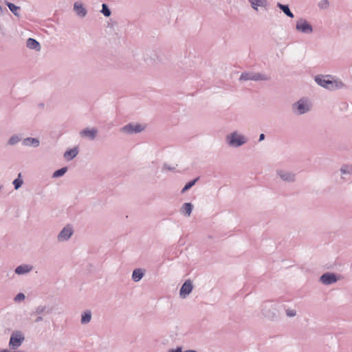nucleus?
I'll return each mask as SVG.
<instances>
[{"label":"nucleus","instance_id":"f03ea898","mask_svg":"<svg viewBox=\"0 0 352 352\" xmlns=\"http://www.w3.org/2000/svg\"><path fill=\"white\" fill-rule=\"evenodd\" d=\"M248 139L246 136L234 131L226 136V142L230 147L237 148L246 144Z\"/></svg>","mask_w":352,"mask_h":352},{"label":"nucleus","instance_id":"a211bd4d","mask_svg":"<svg viewBox=\"0 0 352 352\" xmlns=\"http://www.w3.org/2000/svg\"><path fill=\"white\" fill-rule=\"evenodd\" d=\"M251 6L255 10H258V7H263L267 8L268 2L267 0H249Z\"/></svg>","mask_w":352,"mask_h":352},{"label":"nucleus","instance_id":"4c0bfd02","mask_svg":"<svg viewBox=\"0 0 352 352\" xmlns=\"http://www.w3.org/2000/svg\"><path fill=\"white\" fill-rule=\"evenodd\" d=\"M43 320V317L39 316H38V317L35 319L34 322H39L42 321Z\"/></svg>","mask_w":352,"mask_h":352},{"label":"nucleus","instance_id":"79ce46f5","mask_svg":"<svg viewBox=\"0 0 352 352\" xmlns=\"http://www.w3.org/2000/svg\"><path fill=\"white\" fill-rule=\"evenodd\" d=\"M3 186L0 185V190H1Z\"/></svg>","mask_w":352,"mask_h":352},{"label":"nucleus","instance_id":"ea45409f","mask_svg":"<svg viewBox=\"0 0 352 352\" xmlns=\"http://www.w3.org/2000/svg\"><path fill=\"white\" fill-rule=\"evenodd\" d=\"M43 106H44V104H40V107H43Z\"/></svg>","mask_w":352,"mask_h":352},{"label":"nucleus","instance_id":"1a4fd4ad","mask_svg":"<svg viewBox=\"0 0 352 352\" xmlns=\"http://www.w3.org/2000/svg\"><path fill=\"white\" fill-rule=\"evenodd\" d=\"M263 314L270 319H273L276 316L275 308L272 302H265L262 307Z\"/></svg>","mask_w":352,"mask_h":352},{"label":"nucleus","instance_id":"39448f33","mask_svg":"<svg viewBox=\"0 0 352 352\" xmlns=\"http://www.w3.org/2000/svg\"><path fill=\"white\" fill-rule=\"evenodd\" d=\"M270 77L264 74L253 72H243L239 78V81L254 80V81H266L269 80Z\"/></svg>","mask_w":352,"mask_h":352},{"label":"nucleus","instance_id":"aec40b11","mask_svg":"<svg viewBox=\"0 0 352 352\" xmlns=\"http://www.w3.org/2000/svg\"><path fill=\"white\" fill-rule=\"evenodd\" d=\"M78 153V149L77 147H74L72 149L66 151L63 155L64 158L67 160H73Z\"/></svg>","mask_w":352,"mask_h":352},{"label":"nucleus","instance_id":"dca6fc26","mask_svg":"<svg viewBox=\"0 0 352 352\" xmlns=\"http://www.w3.org/2000/svg\"><path fill=\"white\" fill-rule=\"evenodd\" d=\"M342 175V178L344 180H347L346 176L352 174V165L344 164L342 165L340 169Z\"/></svg>","mask_w":352,"mask_h":352},{"label":"nucleus","instance_id":"423d86ee","mask_svg":"<svg viewBox=\"0 0 352 352\" xmlns=\"http://www.w3.org/2000/svg\"><path fill=\"white\" fill-rule=\"evenodd\" d=\"M145 126L137 122H130L120 129L121 133L132 135L142 132Z\"/></svg>","mask_w":352,"mask_h":352},{"label":"nucleus","instance_id":"20e7f679","mask_svg":"<svg viewBox=\"0 0 352 352\" xmlns=\"http://www.w3.org/2000/svg\"><path fill=\"white\" fill-rule=\"evenodd\" d=\"M25 340L23 333L20 331H14L12 333L8 346L10 350H16L19 348Z\"/></svg>","mask_w":352,"mask_h":352},{"label":"nucleus","instance_id":"a19ab883","mask_svg":"<svg viewBox=\"0 0 352 352\" xmlns=\"http://www.w3.org/2000/svg\"><path fill=\"white\" fill-rule=\"evenodd\" d=\"M43 106H44V104H40V107H43Z\"/></svg>","mask_w":352,"mask_h":352},{"label":"nucleus","instance_id":"f8f14e48","mask_svg":"<svg viewBox=\"0 0 352 352\" xmlns=\"http://www.w3.org/2000/svg\"><path fill=\"white\" fill-rule=\"evenodd\" d=\"M192 288L193 286L192 282L190 280H186L184 283L182 285V287L180 288V296L183 298H186V296L189 295L191 293Z\"/></svg>","mask_w":352,"mask_h":352},{"label":"nucleus","instance_id":"393cba45","mask_svg":"<svg viewBox=\"0 0 352 352\" xmlns=\"http://www.w3.org/2000/svg\"><path fill=\"white\" fill-rule=\"evenodd\" d=\"M6 6L9 8L10 10L13 13V14L16 16H19L21 10V8L19 6H15L14 3L6 1Z\"/></svg>","mask_w":352,"mask_h":352},{"label":"nucleus","instance_id":"2eb2a0df","mask_svg":"<svg viewBox=\"0 0 352 352\" xmlns=\"http://www.w3.org/2000/svg\"><path fill=\"white\" fill-rule=\"evenodd\" d=\"M22 144L25 146L38 147L40 144V142L37 138H26L23 140Z\"/></svg>","mask_w":352,"mask_h":352},{"label":"nucleus","instance_id":"b1692460","mask_svg":"<svg viewBox=\"0 0 352 352\" xmlns=\"http://www.w3.org/2000/svg\"><path fill=\"white\" fill-rule=\"evenodd\" d=\"M91 320V312L90 310L84 311L81 315L80 322L82 324H88Z\"/></svg>","mask_w":352,"mask_h":352},{"label":"nucleus","instance_id":"5701e85b","mask_svg":"<svg viewBox=\"0 0 352 352\" xmlns=\"http://www.w3.org/2000/svg\"><path fill=\"white\" fill-rule=\"evenodd\" d=\"M193 205L191 203H184L181 208V212L189 217L192 212Z\"/></svg>","mask_w":352,"mask_h":352},{"label":"nucleus","instance_id":"e433bc0d","mask_svg":"<svg viewBox=\"0 0 352 352\" xmlns=\"http://www.w3.org/2000/svg\"><path fill=\"white\" fill-rule=\"evenodd\" d=\"M265 138V135L264 133L260 134L258 141L261 142V141L264 140Z\"/></svg>","mask_w":352,"mask_h":352},{"label":"nucleus","instance_id":"7ed1b4c3","mask_svg":"<svg viewBox=\"0 0 352 352\" xmlns=\"http://www.w3.org/2000/svg\"><path fill=\"white\" fill-rule=\"evenodd\" d=\"M311 109V103L306 98H301L292 104V111L296 115H302Z\"/></svg>","mask_w":352,"mask_h":352},{"label":"nucleus","instance_id":"c85d7f7f","mask_svg":"<svg viewBox=\"0 0 352 352\" xmlns=\"http://www.w3.org/2000/svg\"><path fill=\"white\" fill-rule=\"evenodd\" d=\"M13 185L15 190H18L23 184V181L21 179V173H19L17 178L13 181Z\"/></svg>","mask_w":352,"mask_h":352},{"label":"nucleus","instance_id":"9b49d317","mask_svg":"<svg viewBox=\"0 0 352 352\" xmlns=\"http://www.w3.org/2000/svg\"><path fill=\"white\" fill-rule=\"evenodd\" d=\"M82 138H87L90 140H94L98 134V130L96 128H85L81 130L79 133Z\"/></svg>","mask_w":352,"mask_h":352},{"label":"nucleus","instance_id":"412c9836","mask_svg":"<svg viewBox=\"0 0 352 352\" xmlns=\"http://www.w3.org/2000/svg\"><path fill=\"white\" fill-rule=\"evenodd\" d=\"M277 7L283 11V12L289 18H294V15L290 10L289 7L287 4H282L280 3H277Z\"/></svg>","mask_w":352,"mask_h":352},{"label":"nucleus","instance_id":"4be33fe9","mask_svg":"<svg viewBox=\"0 0 352 352\" xmlns=\"http://www.w3.org/2000/svg\"><path fill=\"white\" fill-rule=\"evenodd\" d=\"M144 272L140 268L135 269L132 274V280L134 282H138L140 281L144 276Z\"/></svg>","mask_w":352,"mask_h":352},{"label":"nucleus","instance_id":"58836bf2","mask_svg":"<svg viewBox=\"0 0 352 352\" xmlns=\"http://www.w3.org/2000/svg\"><path fill=\"white\" fill-rule=\"evenodd\" d=\"M183 352H198V351H195V350L190 349V350L184 351H183Z\"/></svg>","mask_w":352,"mask_h":352},{"label":"nucleus","instance_id":"7c9ffc66","mask_svg":"<svg viewBox=\"0 0 352 352\" xmlns=\"http://www.w3.org/2000/svg\"><path fill=\"white\" fill-rule=\"evenodd\" d=\"M45 312H46L47 314L50 313L49 311H47L46 306H43V305L38 306L36 308L35 311H34L35 314H38V315L43 314Z\"/></svg>","mask_w":352,"mask_h":352},{"label":"nucleus","instance_id":"4468645a","mask_svg":"<svg viewBox=\"0 0 352 352\" xmlns=\"http://www.w3.org/2000/svg\"><path fill=\"white\" fill-rule=\"evenodd\" d=\"M32 269L33 267L32 265L24 264L16 267L14 272L18 275H23L29 273Z\"/></svg>","mask_w":352,"mask_h":352},{"label":"nucleus","instance_id":"c756f323","mask_svg":"<svg viewBox=\"0 0 352 352\" xmlns=\"http://www.w3.org/2000/svg\"><path fill=\"white\" fill-rule=\"evenodd\" d=\"M104 16H109L111 14L110 9L106 3H102V10L100 11Z\"/></svg>","mask_w":352,"mask_h":352},{"label":"nucleus","instance_id":"a878e982","mask_svg":"<svg viewBox=\"0 0 352 352\" xmlns=\"http://www.w3.org/2000/svg\"><path fill=\"white\" fill-rule=\"evenodd\" d=\"M21 139L22 138L20 135H13L8 140V144L10 146H14L19 143Z\"/></svg>","mask_w":352,"mask_h":352},{"label":"nucleus","instance_id":"0eeeda50","mask_svg":"<svg viewBox=\"0 0 352 352\" xmlns=\"http://www.w3.org/2000/svg\"><path fill=\"white\" fill-rule=\"evenodd\" d=\"M296 30L305 34H311L314 32L313 26L303 18H300L296 21Z\"/></svg>","mask_w":352,"mask_h":352},{"label":"nucleus","instance_id":"6ab92c4d","mask_svg":"<svg viewBox=\"0 0 352 352\" xmlns=\"http://www.w3.org/2000/svg\"><path fill=\"white\" fill-rule=\"evenodd\" d=\"M26 46L31 50L39 51L41 50L40 43L34 38H29L26 41Z\"/></svg>","mask_w":352,"mask_h":352},{"label":"nucleus","instance_id":"2f4dec72","mask_svg":"<svg viewBox=\"0 0 352 352\" xmlns=\"http://www.w3.org/2000/svg\"><path fill=\"white\" fill-rule=\"evenodd\" d=\"M25 296L24 294L19 293L14 297V301L15 302H19V301L23 300L25 299Z\"/></svg>","mask_w":352,"mask_h":352},{"label":"nucleus","instance_id":"473e14b6","mask_svg":"<svg viewBox=\"0 0 352 352\" xmlns=\"http://www.w3.org/2000/svg\"><path fill=\"white\" fill-rule=\"evenodd\" d=\"M329 6V2L327 0H322L320 1L319 4H318V6L322 8V9H324V8H327Z\"/></svg>","mask_w":352,"mask_h":352},{"label":"nucleus","instance_id":"f3484780","mask_svg":"<svg viewBox=\"0 0 352 352\" xmlns=\"http://www.w3.org/2000/svg\"><path fill=\"white\" fill-rule=\"evenodd\" d=\"M74 10L80 17H85L87 14V10L83 7L82 3L76 2L74 5Z\"/></svg>","mask_w":352,"mask_h":352},{"label":"nucleus","instance_id":"f257e3e1","mask_svg":"<svg viewBox=\"0 0 352 352\" xmlns=\"http://www.w3.org/2000/svg\"><path fill=\"white\" fill-rule=\"evenodd\" d=\"M315 81L318 85L331 91L341 89L346 87V85L342 82V80L338 78L336 79L333 76L330 75H318L315 76Z\"/></svg>","mask_w":352,"mask_h":352},{"label":"nucleus","instance_id":"9d476101","mask_svg":"<svg viewBox=\"0 0 352 352\" xmlns=\"http://www.w3.org/2000/svg\"><path fill=\"white\" fill-rule=\"evenodd\" d=\"M338 280L337 276L333 273L327 272L320 277V281L326 285L336 283Z\"/></svg>","mask_w":352,"mask_h":352},{"label":"nucleus","instance_id":"f704fd0d","mask_svg":"<svg viewBox=\"0 0 352 352\" xmlns=\"http://www.w3.org/2000/svg\"><path fill=\"white\" fill-rule=\"evenodd\" d=\"M168 352H183L182 348L181 346H177L176 349H172L168 351Z\"/></svg>","mask_w":352,"mask_h":352},{"label":"nucleus","instance_id":"6e6552de","mask_svg":"<svg viewBox=\"0 0 352 352\" xmlns=\"http://www.w3.org/2000/svg\"><path fill=\"white\" fill-rule=\"evenodd\" d=\"M276 175L285 182L293 183L296 181V173L290 170L278 169Z\"/></svg>","mask_w":352,"mask_h":352},{"label":"nucleus","instance_id":"72a5a7b5","mask_svg":"<svg viewBox=\"0 0 352 352\" xmlns=\"http://www.w3.org/2000/svg\"><path fill=\"white\" fill-rule=\"evenodd\" d=\"M286 315L288 317H294L296 315V311L294 309H286Z\"/></svg>","mask_w":352,"mask_h":352},{"label":"nucleus","instance_id":"c9c22d12","mask_svg":"<svg viewBox=\"0 0 352 352\" xmlns=\"http://www.w3.org/2000/svg\"><path fill=\"white\" fill-rule=\"evenodd\" d=\"M164 168L166 169V170H173L175 169L173 167H170V166H168L166 164H164Z\"/></svg>","mask_w":352,"mask_h":352},{"label":"nucleus","instance_id":"ddd939ff","mask_svg":"<svg viewBox=\"0 0 352 352\" xmlns=\"http://www.w3.org/2000/svg\"><path fill=\"white\" fill-rule=\"evenodd\" d=\"M72 234V230L69 227H65L58 234V239L60 241L68 240Z\"/></svg>","mask_w":352,"mask_h":352},{"label":"nucleus","instance_id":"cd10ccee","mask_svg":"<svg viewBox=\"0 0 352 352\" xmlns=\"http://www.w3.org/2000/svg\"><path fill=\"white\" fill-rule=\"evenodd\" d=\"M67 171V167H63L53 173L52 177L57 178L64 175Z\"/></svg>","mask_w":352,"mask_h":352},{"label":"nucleus","instance_id":"bb28decb","mask_svg":"<svg viewBox=\"0 0 352 352\" xmlns=\"http://www.w3.org/2000/svg\"><path fill=\"white\" fill-rule=\"evenodd\" d=\"M199 179V177H197V178L194 179L193 180L190 181L188 183H186V185L184 186V187L182 190V193H184L185 192L188 190L190 188H191Z\"/></svg>","mask_w":352,"mask_h":352}]
</instances>
